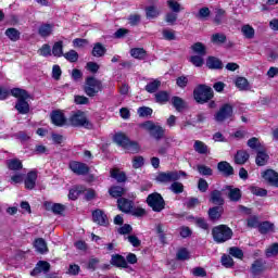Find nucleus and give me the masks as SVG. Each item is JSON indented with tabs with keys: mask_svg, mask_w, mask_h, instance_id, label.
<instances>
[{
	"mask_svg": "<svg viewBox=\"0 0 278 278\" xmlns=\"http://www.w3.org/2000/svg\"><path fill=\"white\" fill-rule=\"evenodd\" d=\"M11 94L17 99L15 110H17L20 114H29V102H27L29 93L25 89L14 88L11 90Z\"/></svg>",
	"mask_w": 278,
	"mask_h": 278,
	"instance_id": "nucleus-1",
	"label": "nucleus"
},
{
	"mask_svg": "<svg viewBox=\"0 0 278 278\" xmlns=\"http://www.w3.org/2000/svg\"><path fill=\"white\" fill-rule=\"evenodd\" d=\"M68 125H72V127H85V129H92V123L88 121L86 113L81 111H77L71 115Z\"/></svg>",
	"mask_w": 278,
	"mask_h": 278,
	"instance_id": "nucleus-2",
	"label": "nucleus"
},
{
	"mask_svg": "<svg viewBox=\"0 0 278 278\" xmlns=\"http://www.w3.org/2000/svg\"><path fill=\"white\" fill-rule=\"evenodd\" d=\"M103 90V83L94 77H88L85 83V93L87 97H97Z\"/></svg>",
	"mask_w": 278,
	"mask_h": 278,
	"instance_id": "nucleus-3",
	"label": "nucleus"
},
{
	"mask_svg": "<svg viewBox=\"0 0 278 278\" xmlns=\"http://www.w3.org/2000/svg\"><path fill=\"white\" fill-rule=\"evenodd\" d=\"M193 97L197 103H207L214 97V91L210 87L201 85L194 89Z\"/></svg>",
	"mask_w": 278,
	"mask_h": 278,
	"instance_id": "nucleus-4",
	"label": "nucleus"
},
{
	"mask_svg": "<svg viewBox=\"0 0 278 278\" xmlns=\"http://www.w3.org/2000/svg\"><path fill=\"white\" fill-rule=\"evenodd\" d=\"M231 236H233V231L225 225L217 226L213 229L215 242H227V240H231Z\"/></svg>",
	"mask_w": 278,
	"mask_h": 278,
	"instance_id": "nucleus-5",
	"label": "nucleus"
},
{
	"mask_svg": "<svg viewBox=\"0 0 278 278\" xmlns=\"http://www.w3.org/2000/svg\"><path fill=\"white\" fill-rule=\"evenodd\" d=\"M147 203L149 207L153 210V212H162L164 207H166V202L162 194L154 192L148 195Z\"/></svg>",
	"mask_w": 278,
	"mask_h": 278,
	"instance_id": "nucleus-6",
	"label": "nucleus"
},
{
	"mask_svg": "<svg viewBox=\"0 0 278 278\" xmlns=\"http://www.w3.org/2000/svg\"><path fill=\"white\" fill-rule=\"evenodd\" d=\"M140 127L146 129V131H150L151 136L155 138V140H161V138H164V128L154 125L153 122H146L141 124Z\"/></svg>",
	"mask_w": 278,
	"mask_h": 278,
	"instance_id": "nucleus-7",
	"label": "nucleus"
},
{
	"mask_svg": "<svg viewBox=\"0 0 278 278\" xmlns=\"http://www.w3.org/2000/svg\"><path fill=\"white\" fill-rule=\"evenodd\" d=\"M233 116V106L230 104H224L219 111L215 115V121L217 123H223V121H227Z\"/></svg>",
	"mask_w": 278,
	"mask_h": 278,
	"instance_id": "nucleus-8",
	"label": "nucleus"
},
{
	"mask_svg": "<svg viewBox=\"0 0 278 278\" xmlns=\"http://www.w3.org/2000/svg\"><path fill=\"white\" fill-rule=\"evenodd\" d=\"M181 176L177 172H167V173H160L156 176V181L161 184H170L172 181H177Z\"/></svg>",
	"mask_w": 278,
	"mask_h": 278,
	"instance_id": "nucleus-9",
	"label": "nucleus"
},
{
	"mask_svg": "<svg viewBox=\"0 0 278 278\" xmlns=\"http://www.w3.org/2000/svg\"><path fill=\"white\" fill-rule=\"evenodd\" d=\"M70 168L72 173H75V175H88V170H90L88 165L76 161H72L70 163Z\"/></svg>",
	"mask_w": 278,
	"mask_h": 278,
	"instance_id": "nucleus-10",
	"label": "nucleus"
},
{
	"mask_svg": "<svg viewBox=\"0 0 278 278\" xmlns=\"http://www.w3.org/2000/svg\"><path fill=\"white\" fill-rule=\"evenodd\" d=\"M37 179H38L37 170L28 172L26 177L24 178V186H25L26 190H34V188H36Z\"/></svg>",
	"mask_w": 278,
	"mask_h": 278,
	"instance_id": "nucleus-11",
	"label": "nucleus"
},
{
	"mask_svg": "<svg viewBox=\"0 0 278 278\" xmlns=\"http://www.w3.org/2000/svg\"><path fill=\"white\" fill-rule=\"evenodd\" d=\"M265 181H268L269 186H274V188H278V173L273 169H267L262 175Z\"/></svg>",
	"mask_w": 278,
	"mask_h": 278,
	"instance_id": "nucleus-12",
	"label": "nucleus"
},
{
	"mask_svg": "<svg viewBox=\"0 0 278 278\" xmlns=\"http://www.w3.org/2000/svg\"><path fill=\"white\" fill-rule=\"evenodd\" d=\"M51 121L56 127H64V125H68V121L64 117V113L60 111H54L51 114Z\"/></svg>",
	"mask_w": 278,
	"mask_h": 278,
	"instance_id": "nucleus-13",
	"label": "nucleus"
},
{
	"mask_svg": "<svg viewBox=\"0 0 278 278\" xmlns=\"http://www.w3.org/2000/svg\"><path fill=\"white\" fill-rule=\"evenodd\" d=\"M111 264L116 268H129V266L127 265V260H125V256L121 254H113L111 256Z\"/></svg>",
	"mask_w": 278,
	"mask_h": 278,
	"instance_id": "nucleus-14",
	"label": "nucleus"
},
{
	"mask_svg": "<svg viewBox=\"0 0 278 278\" xmlns=\"http://www.w3.org/2000/svg\"><path fill=\"white\" fill-rule=\"evenodd\" d=\"M160 14H162V10L156 5H149L146 8V17L148 21H154Z\"/></svg>",
	"mask_w": 278,
	"mask_h": 278,
	"instance_id": "nucleus-15",
	"label": "nucleus"
},
{
	"mask_svg": "<svg viewBox=\"0 0 278 278\" xmlns=\"http://www.w3.org/2000/svg\"><path fill=\"white\" fill-rule=\"evenodd\" d=\"M256 164L257 166H266L269 156L268 153H266V149L261 148L258 151H256Z\"/></svg>",
	"mask_w": 278,
	"mask_h": 278,
	"instance_id": "nucleus-16",
	"label": "nucleus"
},
{
	"mask_svg": "<svg viewBox=\"0 0 278 278\" xmlns=\"http://www.w3.org/2000/svg\"><path fill=\"white\" fill-rule=\"evenodd\" d=\"M93 222L98 225L105 226L108 225V215L101 210H97L92 213Z\"/></svg>",
	"mask_w": 278,
	"mask_h": 278,
	"instance_id": "nucleus-17",
	"label": "nucleus"
},
{
	"mask_svg": "<svg viewBox=\"0 0 278 278\" xmlns=\"http://www.w3.org/2000/svg\"><path fill=\"white\" fill-rule=\"evenodd\" d=\"M218 172L223 173L226 177L233 175V167L227 161L219 162L217 165Z\"/></svg>",
	"mask_w": 278,
	"mask_h": 278,
	"instance_id": "nucleus-18",
	"label": "nucleus"
},
{
	"mask_svg": "<svg viewBox=\"0 0 278 278\" xmlns=\"http://www.w3.org/2000/svg\"><path fill=\"white\" fill-rule=\"evenodd\" d=\"M7 166L9 170H13V173H18L23 168V162L18 159H10L7 161Z\"/></svg>",
	"mask_w": 278,
	"mask_h": 278,
	"instance_id": "nucleus-19",
	"label": "nucleus"
},
{
	"mask_svg": "<svg viewBox=\"0 0 278 278\" xmlns=\"http://www.w3.org/2000/svg\"><path fill=\"white\" fill-rule=\"evenodd\" d=\"M45 206L50 212H53V214H62L64 210H66V206H64V204L61 203L46 202Z\"/></svg>",
	"mask_w": 278,
	"mask_h": 278,
	"instance_id": "nucleus-20",
	"label": "nucleus"
},
{
	"mask_svg": "<svg viewBox=\"0 0 278 278\" xmlns=\"http://www.w3.org/2000/svg\"><path fill=\"white\" fill-rule=\"evenodd\" d=\"M235 86L242 91L251 90V85L245 77L239 76L235 79Z\"/></svg>",
	"mask_w": 278,
	"mask_h": 278,
	"instance_id": "nucleus-21",
	"label": "nucleus"
},
{
	"mask_svg": "<svg viewBox=\"0 0 278 278\" xmlns=\"http://www.w3.org/2000/svg\"><path fill=\"white\" fill-rule=\"evenodd\" d=\"M49 268H51V265L48 262L40 261L39 263H37L31 275L33 277H36L39 273H48Z\"/></svg>",
	"mask_w": 278,
	"mask_h": 278,
	"instance_id": "nucleus-22",
	"label": "nucleus"
},
{
	"mask_svg": "<svg viewBox=\"0 0 278 278\" xmlns=\"http://www.w3.org/2000/svg\"><path fill=\"white\" fill-rule=\"evenodd\" d=\"M117 205L121 212H125L126 214H129V212H131L134 207V205L131 204V201L125 198L117 200Z\"/></svg>",
	"mask_w": 278,
	"mask_h": 278,
	"instance_id": "nucleus-23",
	"label": "nucleus"
},
{
	"mask_svg": "<svg viewBox=\"0 0 278 278\" xmlns=\"http://www.w3.org/2000/svg\"><path fill=\"white\" fill-rule=\"evenodd\" d=\"M9 181L12 184V186L23 184V181H25V174H23L21 172H13L10 175Z\"/></svg>",
	"mask_w": 278,
	"mask_h": 278,
	"instance_id": "nucleus-24",
	"label": "nucleus"
},
{
	"mask_svg": "<svg viewBox=\"0 0 278 278\" xmlns=\"http://www.w3.org/2000/svg\"><path fill=\"white\" fill-rule=\"evenodd\" d=\"M241 33L248 40H253V38H255V28L249 24L241 27Z\"/></svg>",
	"mask_w": 278,
	"mask_h": 278,
	"instance_id": "nucleus-25",
	"label": "nucleus"
},
{
	"mask_svg": "<svg viewBox=\"0 0 278 278\" xmlns=\"http://www.w3.org/2000/svg\"><path fill=\"white\" fill-rule=\"evenodd\" d=\"M226 190H228V199H230V201L236 202V201H240V199H242V193L240 192V189L226 187Z\"/></svg>",
	"mask_w": 278,
	"mask_h": 278,
	"instance_id": "nucleus-26",
	"label": "nucleus"
},
{
	"mask_svg": "<svg viewBox=\"0 0 278 278\" xmlns=\"http://www.w3.org/2000/svg\"><path fill=\"white\" fill-rule=\"evenodd\" d=\"M39 36H41V38H49V36H51V34H53V25L51 24H42L39 29Z\"/></svg>",
	"mask_w": 278,
	"mask_h": 278,
	"instance_id": "nucleus-27",
	"label": "nucleus"
},
{
	"mask_svg": "<svg viewBox=\"0 0 278 278\" xmlns=\"http://www.w3.org/2000/svg\"><path fill=\"white\" fill-rule=\"evenodd\" d=\"M193 149L197 153H200V155H205V153H208L210 149L207 148V144L205 142L195 140L193 143Z\"/></svg>",
	"mask_w": 278,
	"mask_h": 278,
	"instance_id": "nucleus-28",
	"label": "nucleus"
},
{
	"mask_svg": "<svg viewBox=\"0 0 278 278\" xmlns=\"http://www.w3.org/2000/svg\"><path fill=\"white\" fill-rule=\"evenodd\" d=\"M156 103L164 105V103H168L170 99V93L168 91H159L154 94Z\"/></svg>",
	"mask_w": 278,
	"mask_h": 278,
	"instance_id": "nucleus-29",
	"label": "nucleus"
},
{
	"mask_svg": "<svg viewBox=\"0 0 278 278\" xmlns=\"http://www.w3.org/2000/svg\"><path fill=\"white\" fill-rule=\"evenodd\" d=\"M114 142L125 149V147H127V143L129 142V138L127 137V135L118 132L114 136Z\"/></svg>",
	"mask_w": 278,
	"mask_h": 278,
	"instance_id": "nucleus-30",
	"label": "nucleus"
},
{
	"mask_svg": "<svg viewBox=\"0 0 278 278\" xmlns=\"http://www.w3.org/2000/svg\"><path fill=\"white\" fill-rule=\"evenodd\" d=\"M265 268H266V262L262 260H257L252 264L253 275H260V273L264 271Z\"/></svg>",
	"mask_w": 278,
	"mask_h": 278,
	"instance_id": "nucleus-31",
	"label": "nucleus"
},
{
	"mask_svg": "<svg viewBox=\"0 0 278 278\" xmlns=\"http://www.w3.org/2000/svg\"><path fill=\"white\" fill-rule=\"evenodd\" d=\"M34 247L38 253H47L49 251V248H47V242H45V239L39 238L35 241Z\"/></svg>",
	"mask_w": 278,
	"mask_h": 278,
	"instance_id": "nucleus-32",
	"label": "nucleus"
},
{
	"mask_svg": "<svg viewBox=\"0 0 278 278\" xmlns=\"http://www.w3.org/2000/svg\"><path fill=\"white\" fill-rule=\"evenodd\" d=\"M111 177L113 179H116L119 184H123L124 181H127V176L125 175V172H121L119 169H112L111 170Z\"/></svg>",
	"mask_w": 278,
	"mask_h": 278,
	"instance_id": "nucleus-33",
	"label": "nucleus"
},
{
	"mask_svg": "<svg viewBox=\"0 0 278 278\" xmlns=\"http://www.w3.org/2000/svg\"><path fill=\"white\" fill-rule=\"evenodd\" d=\"M206 66L208 68H223V62L215 56H208L206 60Z\"/></svg>",
	"mask_w": 278,
	"mask_h": 278,
	"instance_id": "nucleus-34",
	"label": "nucleus"
},
{
	"mask_svg": "<svg viewBox=\"0 0 278 278\" xmlns=\"http://www.w3.org/2000/svg\"><path fill=\"white\" fill-rule=\"evenodd\" d=\"M249 161V153L244 150L237 152L235 156L236 164H245Z\"/></svg>",
	"mask_w": 278,
	"mask_h": 278,
	"instance_id": "nucleus-35",
	"label": "nucleus"
},
{
	"mask_svg": "<svg viewBox=\"0 0 278 278\" xmlns=\"http://www.w3.org/2000/svg\"><path fill=\"white\" fill-rule=\"evenodd\" d=\"M172 105L177 110V112H181L186 108V101L180 97H173L172 98Z\"/></svg>",
	"mask_w": 278,
	"mask_h": 278,
	"instance_id": "nucleus-36",
	"label": "nucleus"
},
{
	"mask_svg": "<svg viewBox=\"0 0 278 278\" xmlns=\"http://www.w3.org/2000/svg\"><path fill=\"white\" fill-rule=\"evenodd\" d=\"M222 215H223V207L220 206H215L208 210V216L211 220H218V218H220Z\"/></svg>",
	"mask_w": 278,
	"mask_h": 278,
	"instance_id": "nucleus-37",
	"label": "nucleus"
},
{
	"mask_svg": "<svg viewBox=\"0 0 278 278\" xmlns=\"http://www.w3.org/2000/svg\"><path fill=\"white\" fill-rule=\"evenodd\" d=\"M211 201L215 205H223L225 203V200H223V193H220L218 190L211 193Z\"/></svg>",
	"mask_w": 278,
	"mask_h": 278,
	"instance_id": "nucleus-38",
	"label": "nucleus"
},
{
	"mask_svg": "<svg viewBox=\"0 0 278 278\" xmlns=\"http://www.w3.org/2000/svg\"><path fill=\"white\" fill-rule=\"evenodd\" d=\"M5 36L12 40V42H16V40L21 38V33L16 28H9L5 30Z\"/></svg>",
	"mask_w": 278,
	"mask_h": 278,
	"instance_id": "nucleus-39",
	"label": "nucleus"
},
{
	"mask_svg": "<svg viewBox=\"0 0 278 278\" xmlns=\"http://www.w3.org/2000/svg\"><path fill=\"white\" fill-rule=\"evenodd\" d=\"M105 47H103V45L101 43H96L92 50V56L93 58H103V55H105Z\"/></svg>",
	"mask_w": 278,
	"mask_h": 278,
	"instance_id": "nucleus-40",
	"label": "nucleus"
},
{
	"mask_svg": "<svg viewBox=\"0 0 278 278\" xmlns=\"http://www.w3.org/2000/svg\"><path fill=\"white\" fill-rule=\"evenodd\" d=\"M167 8L176 14H179V12L184 10V7H181L180 3L177 2V0H168Z\"/></svg>",
	"mask_w": 278,
	"mask_h": 278,
	"instance_id": "nucleus-41",
	"label": "nucleus"
},
{
	"mask_svg": "<svg viewBox=\"0 0 278 278\" xmlns=\"http://www.w3.org/2000/svg\"><path fill=\"white\" fill-rule=\"evenodd\" d=\"M63 43L62 41H58L53 45V48H52V54L55 56V58H62V55H64V51H63Z\"/></svg>",
	"mask_w": 278,
	"mask_h": 278,
	"instance_id": "nucleus-42",
	"label": "nucleus"
},
{
	"mask_svg": "<svg viewBox=\"0 0 278 278\" xmlns=\"http://www.w3.org/2000/svg\"><path fill=\"white\" fill-rule=\"evenodd\" d=\"M211 42H213L214 45H224V42H227V36H225V34H214L211 37Z\"/></svg>",
	"mask_w": 278,
	"mask_h": 278,
	"instance_id": "nucleus-43",
	"label": "nucleus"
},
{
	"mask_svg": "<svg viewBox=\"0 0 278 278\" xmlns=\"http://www.w3.org/2000/svg\"><path fill=\"white\" fill-rule=\"evenodd\" d=\"M130 55L136 60H142L147 55V52L142 48H134L130 50Z\"/></svg>",
	"mask_w": 278,
	"mask_h": 278,
	"instance_id": "nucleus-44",
	"label": "nucleus"
},
{
	"mask_svg": "<svg viewBox=\"0 0 278 278\" xmlns=\"http://www.w3.org/2000/svg\"><path fill=\"white\" fill-rule=\"evenodd\" d=\"M266 257H277L278 255V243H273L265 251Z\"/></svg>",
	"mask_w": 278,
	"mask_h": 278,
	"instance_id": "nucleus-45",
	"label": "nucleus"
},
{
	"mask_svg": "<svg viewBox=\"0 0 278 278\" xmlns=\"http://www.w3.org/2000/svg\"><path fill=\"white\" fill-rule=\"evenodd\" d=\"M111 197H113L114 199H118V197H122L125 194V189L123 187H112L110 190H109Z\"/></svg>",
	"mask_w": 278,
	"mask_h": 278,
	"instance_id": "nucleus-46",
	"label": "nucleus"
},
{
	"mask_svg": "<svg viewBox=\"0 0 278 278\" xmlns=\"http://www.w3.org/2000/svg\"><path fill=\"white\" fill-rule=\"evenodd\" d=\"M191 49L193 53H197V55H205V46L202 42H197L193 46H191Z\"/></svg>",
	"mask_w": 278,
	"mask_h": 278,
	"instance_id": "nucleus-47",
	"label": "nucleus"
},
{
	"mask_svg": "<svg viewBox=\"0 0 278 278\" xmlns=\"http://www.w3.org/2000/svg\"><path fill=\"white\" fill-rule=\"evenodd\" d=\"M124 149H127L130 153H138L140 151V144L136 141H131L128 139V143Z\"/></svg>",
	"mask_w": 278,
	"mask_h": 278,
	"instance_id": "nucleus-48",
	"label": "nucleus"
},
{
	"mask_svg": "<svg viewBox=\"0 0 278 278\" xmlns=\"http://www.w3.org/2000/svg\"><path fill=\"white\" fill-rule=\"evenodd\" d=\"M189 62H191V64H193V66L201 67L204 64L203 55H201V54L192 55V56H190Z\"/></svg>",
	"mask_w": 278,
	"mask_h": 278,
	"instance_id": "nucleus-49",
	"label": "nucleus"
},
{
	"mask_svg": "<svg viewBox=\"0 0 278 278\" xmlns=\"http://www.w3.org/2000/svg\"><path fill=\"white\" fill-rule=\"evenodd\" d=\"M160 86H162L160 80H153L146 86V90L147 92L153 93L157 90V88H160Z\"/></svg>",
	"mask_w": 278,
	"mask_h": 278,
	"instance_id": "nucleus-50",
	"label": "nucleus"
},
{
	"mask_svg": "<svg viewBox=\"0 0 278 278\" xmlns=\"http://www.w3.org/2000/svg\"><path fill=\"white\" fill-rule=\"evenodd\" d=\"M248 147H250V149H254L255 151H258V149H264V147H262V143H260V139L253 137L248 141Z\"/></svg>",
	"mask_w": 278,
	"mask_h": 278,
	"instance_id": "nucleus-51",
	"label": "nucleus"
},
{
	"mask_svg": "<svg viewBox=\"0 0 278 278\" xmlns=\"http://www.w3.org/2000/svg\"><path fill=\"white\" fill-rule=\"evenodd\" d=\"M169 190H172L174 194H181V192H184V184L174 181L170 185Z\"/></svg>",
	"mask_w": 278,
	"mask_h": 278,
	"instance_id": "nucleus-52",
	"label": "nucleus"
},
{
	"mask_svg": "<svg viewBox=\"0 0 278 278\" xmlns=\"http://www.w3.org/2000/svg\"><path fill=\"white\" fill-rule=\"evenodd\" d=\"M274 226L268 222H264L263 224H258V231L261 233H268V231H273Z\"/></svg>",
	"mask_w": 278,
	"mask_h": 278,
	"instance_id": "nucleus-53",
	"label": "nucleus"
},
{
	"mask_svg": "<svg viewBox=\"0 0 278 278\" xmlns=\"http://www.w3.org/2000/svg\"><path fill=\"white\" fill-rule=\"evenodd\" d=\"M141 16L140 14L138 13H134V14H130L128 16V23L129 25H131L132 27H136V25H139L140 24V21H141Z\"/></svg>",
	"mask_w": 278,
	"mask_h": 278,
	"instance_id": "nucleus-54",
	"label": "nucleus"
},
{
	"mask_svg": "<svg viewBox=\"0 0 278 278\" xmlns=\"http://www.w3.org/2000/svg\"><path fill=\"white\" fill-rule=\"evenodd\" d=\"M63 55L65 60H68V62H77V60H79V54L75 50H70L67 53Z\"/></svg>",
	"mask_w": 278,
	"mask_h": 278,
	"instance_id": "nucleus-55",
	"label": "nucleus"
},
{
	"mask_svg": "<svg viewBox=\"0 0 278 278\" xmlns=\"http://www.w3.org/2000/svg\"><path fill=\"white\" fill-rule=\"evenodd\" d=\"M229 254L232 255V257H237L238 260H242V257H244V253L242 252V250L237 247L230 248Z\"/></svg>",
	"mask_w": 278,
	"mask_h": 278,
	"instance_id": "nucleus-56",
	"label": "nucleus"
},
{
	"mask_svg": "<svg viewBox=\"0 0 278 278\" xmlns=\"http://www.w3.org/2000/svg\"><path fill=\"white\" fill-rule=\"evenodd\" d=\"M144 166V157L142 156H135L132 159V168H142Z\"/></svg>",
	"mask_w": 278,
	"mask_h": 278,
	"instance_id": "nucleus-57",
	"label": "nucleus"
},
{
	"mask_svg": "<svg viewBox=\"0 0 278 278\" xmlns=\"http://www.w3.org/2000/svg\"><path fill=\"white\" fill-rule=\"evenodd\" d=\"M39 55H42V58H49V55H51V46L50 45H43L39 51H38Z\"/></svg>",
	"mask_w": 278,
	"mask_h": 278,
	"instance_id": "nucleus-58",
	"label": "nucleus"
},
{
	"mask_svg": "<svg viewBox=\"0 0 278 278\" xmlns=\"http://www.w3.org/2000/svg\"><path fill=\"white\" fill-rule=\"evenodd\" d=\"M165 23H168V25H175L177 23V13L169 12L165 15Z\"/></svg>",
	"mask_w": 278,
	"mask_h": 278,
	"instance_id": "nucleus-59",
	"label": "nucleus"
},
{
	"mask_svg": "<svg viewBox=\"0 0 278 278\" xmlns=\"http://www.w3.org/2000/svg\"><path fill=\"white\" fill-rule=\"evenodd\" d=\"M137 112H138L139 116H142V117L151 116L153 114V110L149 106H141L138 109Z\"/></svg>",
	"mask_w": 278,
	"mask_h": 278,
	"instance_id": "nucleus-60",
	"label": "nucleus"
},
{
	"mask_svg": "<svg viewBox=\"0 0 278 278\" xmlns=\"http://www.w3.org/2000/svg\"><path fill=\"white\" fill-rule=\"evenodd\" d=\"M222 264L223 266H225V268H231V266H233V258H231V256L229 255H223L222 256Z\"/></svg>",
	"mask_w": 278,
	"mask_h": 278,
	"instance_id": "nucleus-61",
	"label": "nucleus"
},
{
	"mask_svg": "<svg viewBox=\"0 0 278 278\" xmlns=\"http://www.w3.org/2000/svg\"><path fill=\"white\" fill-rule=\"evenodd\" d=\"M223 16H225V10L216 9L215 10V18H214V21H215V23L217 25H220V23H223Z\"/></svg>",
	"mask_w": 278,
	"mask_h": 278,
	"instance_id": "nucleus-62",
	"label": "nucleus"
},
{
	"mask_svg": "<svg viewBox=\"0 0 278 278\" xmlns=\"http://www.w3.org/2000/svg\"><path fill=\"white\" fill-rule=\"evenodd\" d=\"M163 38L165 40H175V30L168 28L163 29Z\"/></svg>",
	"mask_w": 278,
	"mask_h": 278,
	"instance_id": "nucleus-63",
	"label": "nucleus"
},
{
	"mask_svg": "<svg viewBox=\"0 0 278 278\" xmlns=\"http://www.w3.org/2000/svg\"><path fill=\"white\" fill-rule=\"evenodd\" d=\"M248 227H251L252 229L260 227V219L257 216H252L248 219Z\"/></svg>",
	"mask_w": 278,
	"mask_h": 278,
	"instance_id": "nucleus-64",
	"label": "nucleus"
}]
</instances>
